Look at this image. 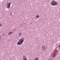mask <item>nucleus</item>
I'll list each match as a JSON object with an SVG mask.
<instances>
[{
	"label": "nucleus",
	"instance_id": "obj_13",
	"mask_svg": "<svg viewBox=\"0 0 60 60\" xmlns=\"http://www.w3.org/2000/svg\"><path fill=\"white\" fill-rule=\"evenodd\" d=\"M24 60H27V59H23Z\"/></svg>",
	"mask_w": 60,
	"mask_h": 60
},
{
	"label": "nucleus",
	"instance_id": "obj_12",
	"mask_svg": "<svg viewBox=\"0 0 60 60\" xmlns=\"http://www.w3.org/2000/svg\"><path fill=\"white\" fill-rule=\"evenodd\" d=\"M48 60H52V59H48Z\"/></svg>",
	"mask_w": 60,
	"mask_h": 60
},
{
	"label": "nucleus",
	"instance_id": "obj_5",
	"mask_svg": "<svg viewBox=\"0 0 60 60\" xmlns=\"http://www.w3.org/2000/svg\"><path fill=\"white\" fill-rule=\"evenodd\" d=\"M13 32H11L9 33H8V34L9 35H10V34H13Z\"/></svg>",
	"mask_w": 60,
	"mask_h": 60
},
{
	"label": "nucleus",
	"instance_id": "obj_16",
	"mask_svg": "<svg viewBox=\"0 0 60 60\" xmlns=\"http://www.w3.org/2000/svg\"><path fill=\"white\" fill-rule=\"evenodd\" d=\"M43 46H45L44 45H43Z\"/></svg>",
	"mask_w": 60,
	"mask_h": 60
},
{
	"label": "nucleus",
	"instance_id": "obj_4",
	"mask_svg": "<svg viewBox=\"0 0 60 60\" xmlns=\"http://www.w3.org/2000/svg\"><path fill=\"white\" fill-rule=\"evenodd\" d=\"M17 44L19 45H21L22 44L20 42V43L19 42H18L17 43Z\"/></svg>",
	"mask_w": 60,
	"mask_h": 60
},
{
	"label": "nucleus",
	"instance_id": "obj_17",
	"mask_svg": "<svg viewBox=\"0 0 60 60\" xmlns=\"http://www.w3.org/2000/svg\"><path fill=\"white\" fill-rule=\"evenodd\" d=\"M11 14H12V13H11Z\"/></svg>",
	"mask_w": 60,
	"mask_h": 60
},
{
	"label": "nucleus",
	"instance_id": "obj_1",
	"mask_svg": "<svg viewBox=\"0 0 60 60\" xmlns=\"http://www.w3.org/2000/svg\"><path fill=\"white\" fill-rule=\"evenodd\" d=\"M50 4L54 6V5H58V3L55 1L52 0L51 2L50 3Z\"/></svg>",
	"mask_w": 60,
	"mask_h": 60
},
{
	"label": "nucleus",
	"instance_id": "obj_11",
	"mask_svg": "<svg viewBox=\"0 0 60 60\" xmlns=\"http://www.w3.org/2000/svg\"><path fill=\"white\" fill-rule=\"evenodd\" d=\"M36 17L37 18H39V16L38 15H37Z\"/></svg>",
	"mask_w": 60,
	"mask_h": 60
},
{
	"label": "nucleus",
	"instance_id": "obj_8",
	"mask_svg": "<svg viewBox=\"0 0 60 60\" xmlns=\"http://www.w3.org/2000/svg\"><path fill=\"white\" fill-rule=\"evenodd\" d=\"M26 56H23V59H26Z\"/></svg>",
	"mask_w": 60,
	"mask_h": 60
},
{
	"label": "nucleus",
	"instance_id": "obj_6",
	"mask_svg": "<svg viewBox=\"0 0 60 60\" xmlns=\"http://www.w3.org/2000/svg\"><path fill=\"white\" fill-rule=\"evenodd\" d=\"M55 55H56V53H53L52 56V58H53L54 57V56Z\"/></svg>",
	"mask_w": 60,
	"mask_h": 60
},
{
	"label": "nucleus",
	"instance_id": "obj_15",
	"mask_svg": "<svg viewBox=\"0 0 60 60\" xmlns=\"http://www.w3.org/2000/svg\"><path fill=\"white\" fill-rule=\"evenodd\" d=\"M35 20H36V18Z\"/></svg>",
	"mask_w": 60,
	"mask_h": 60
},
{
	"label": "nucleus",
	"instance_id": "obj_10",
	"mask_svg": "<svg viewBox=\"0 0 60 60\" xmlns=\"http://www.w3.org/2000/svg\"><path fill=\"white\" fill-rule=\"evenodd\" d=\"M22 34V33H19V36H20Z\"/></svg>",
	"mask_w": 60,
	"mask_h": 60
},
{
	"label": "nucleus",
	"instance_id": "obj_2",
	"mask_svg": "<svg viewBox=\"0 0 60 60\" xmlns=\"http://www.w3.org/2000/svg\"><path fill=\"white\" fill-rule=\"evenodd\" d=\"M11 3H9L7 5V8L8 9H9L10 8V6H11Z\"/></svg>",
	"mask_w": 60,
	"mask_h": 60
},
{
	"label": "nucleus",
	"instance_id": "obj_9",
	"mask_svg": "<svg viewBox=\"0 0 60 60\" xmlns=\"http://www.w3.org/2000/svg\"><path fill=\"white\" fill-rule=\"evenodd\" d=\"M42 50H43H43H45V46H44V47H42Z\"/></svg>",
	"mask_w": 60,
	"mask_h": 60
},
{
	"label": "nucleus",
	"instance_id": "obj_18",
	"mask_svg": "<svg viewBox=\"0 0 60 60\" xmlns=\"http://www.w3.org/2000/svg\"><path fill=\"white\" fill-rule=\"evenodd\" d=\"M1 37V36H0V37Z\"/></svg>",
	"mask_w": 60,
	"mask_h": 60
},
{
	"label": "nucleus",
	"instance_id": "obj_3",
	"mask_svg": "<svg viewBox=\"0 0 60 60\" xmlns=\"http://www.w3.org/2000/svg\"><path fill=\"white\" fill-rule=\"evenodd\" d=\"M20 42L22 44L23 43V42H24V39H20Z\"/></svg>",
	"mask_w": 60,
	"mask_h": 60
},
{
	"label": "nucleus",
	"instance_id": "obj_14",
	"mask_svg": "<svg viewBox=\"0 0 60 60\" xmlns=\"http://www.w3.org/2000/svg\"><path fill=\"white\" fill-rule=\"evenodd\" d=\"M59 48H60V45H59Z\"/></svg>",
	"mask_w": 60,
	"mask_h": 60
},
{
	"label": "nucleus",
	"instance_id": "obj_7",
	"mask_svg": "<svg viewBox=\"0 0 60 60\" xmlns=\"http://www.w3.org/2000/svg\"><path fill=\"white\" fill-rule=\"evenodd\" d=\"M39 59L38 57H36L35 58L34 60H39Z\"/></svg>",
	"mask_w": 60,
	"mask_h": 60
}]
</instances>
